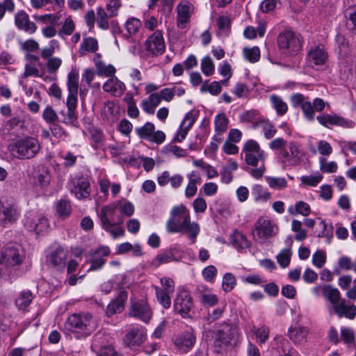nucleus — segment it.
Segmentation results:
<instances>
[{"instance_id": "1", "label": "nucleus", "mask_w": 356, "mask_h": 356, "mask_svg": "<svg viewBox=\"0 0 356 356\" xmlns=\"http://www.w3.org/2000/svg\"><path fill=\"white\" fill-rule=\"evenodd\" d=\"M166 230L170 234H186L193 244L200 232V227L197 222L191 221L190 212L186 206L180 204L171 209L170 218L166 222Z\"/></svg>"}, {"instance_id": "2", "label": "nucleus", "mask_w": 356, "mask_h": 356, "mask_svg": "<svg viewBox=\"0 0 356 356\" xmlns=\"http://www.w3.org/2000/svg\"><path fill=\"white\" fill-rule=\"evenodd\" d=\"M11 154L19 159H29L35 156L40 149L39 141L33 137H26L9 145Z\"/></svg>"}, {"instance_id": "3", "label": "nucleus", "mask_w": 356, "mask_h": 356, "mask_svg": "<svg viewBox=\"0 0 356 356\" xmlns=\"http://www.w3.org/2000/svg\"><path fill=\"white\" fill-rule=\"evenodd\" d=\"M291 102L294 108L301 106L302 111L305 118L309 120H314V112H321L325 106V103L323 99L315 98L313 104L309 100L308 97L302 94L294 93L291 96Z\"/></svg>"}, {"instance_id": "4", "label": "nucleus", "mask_w": 356, "mask_h": 356, "mask_svg": "<svg viewBox=\"0 0 356 356\" xmlns=\"http://www.w3.org/2000/svg\"><path fill=\"white\" fill-rule=\"evenodd\" d=\"M65 327L68 331L88 335L95 330V323L89 314H74L68 317Z\"/></svg>"}, {"instance_id": "5", "label": "nucleus", "mask_w": 356, "mask_h": 356, "mask_svg": "<svg viewBox=\"0 0 356 356\" xmlns=\"http://www.w3.org/2000/svg\"><path fill=\"white\" fill-rule=\"evenodd\" d=\"M303 152L297 143L291 141L277 154L278 162L283 168L298 165L302 161Z\"/></svg>"}, {"instance_id": "6", "label": "nucleus", "mask_w": 356, "mask_h": 356, "mask_svg": "<svg viewBox=\"0 0 356 356\" xmlns=\"http://www.w3.org/2000/svg\"><path fill=\"white\" fill-rule=\"evenodd\" d=\"M278 231L275 223L270 219L259 218L254 225L252 237L260 243H266L268 239L274 236Z\"/></svg>"}, {"instance_id": "7", "label": "nucleus", "mask_w": 356, "mask_h": 356, "mask_svg": "<svg viewBox=\"0 0 356 356\" xmlns=\"http://www.w3.org/2000/svg\"><path fill=\"white\" fill-rule=\"evenodd\" d=\"M117 204L115 202L103 207L99 213L102 227L108 230L110 227L120 225L124 222L123 216L118 212Z\"/></svg>"}, {"instance_id": "8", "label": "nucleus", "mask_w": 356, "mask_h": 356, "mask_svg": "<svg viewBox=\"0 0 356 356\" xmlns=\"http://www.w3.org/2000/svg\"><path fill=\"white\" fill-rule=\"evenodd\" d=\"M242 154L244 155L245 163L248 165L254 167L257 166L259 162L264 163L266 160L264 151L261 149L259 143L252 139L245 143L242 149Z\"/></svg>"}, {"instance_id": "9", "label": "nucleus", "mask_w": 356, "mask_h": 356, "mask_svg": "<svg viewBox=\"0 0 356 356\" xmlns=\"http://www.w3.org/2000/svg\"><path fill=\"white\" fill-rule=\"evenodd\" d=\"M277 44L284 53L289 55L298 54L302 47L300 40L292 31H285L279 34Z\"/></svg>"}, {"instance_id": "10", "label": "nucleus", "mask_w": 356, "mask_h": 356, "mask_svg": "<svg viewBox=\"0 0 356 356\" xmlns=\"http://www.w3.org/2000/svg\"><path fill=\"white\" fill-rule=\"evenodd\" d=\"M213 338V345L218 352L223 347L231 343V341L234 337V328L232 325L223 323L220 328H217L212 331Z\"/></svg>"}, {"instance_id": "11", "label": "nucleus", "mask_w": 356, "mask_h": 356, "mask_svg": "<svg viewBox=\"0 0 356 356\" xmlns=\"http://www.w3.org/2000/svg\"><path fill=\"white\" fill-rule=\"evenodd\" d=\"M24 223L29 231L38 234L45 232L48 228L47 220L42 213L38 212H28L25 216Z\"/></svg>"}, {"instance_id": "12", "label": "nucleus", "mask_w": 356, "mask_h": 356, "mask_svg": "<svg viewBox=\"0 0 356 356\" xmlns=\"http://www.w3.org/2000/svg\"><path fill=\"white\" fill-rule=\"evenodd\" d=\"M193 307V298L190 293L184 289H179L174 300L175 310L183 317H186Z\"/></svg>"}, {"instance_id": "13", "label": "nucleus", "mask_w": 356, "mask_h": 356, "mask_svg": "<svg viewBox=\"0 0 356 356\" xmlns=\"http://www.w3.org/2000/svg\"><path fill=\"white\" fill-rule=\"evenodd\" d=\"M22 259L19 246L14 243H9L2 250L0 256V263L8 266H15L20 264Z\"/></svg>"}, {"instance_id": "14", "label": "nucleus", "mask_w": 356, "mask_h": 356, "mask_svg": "<svg viewBox=\"0 0 356 356\" xmlns=\"http://www.w3.org/2000/svg\"><path fill=\"white\" fill-rule=\"evenodd\" d=\"M145 50L152 56H159L164 53L165 44L162 32L156 31L149 35L145 42Z\"/></svg>"}, {"instance_id": "15", "label": "nucleus", "mask_w": 356, "mask_h": 356, "mask_svg": "<svg viewBox=\"0 0 356 356\" xmlns=\"http://www.w3.org/2000/svg\"><path fill=\"white\" fill-rule=\"evenodd\" d=\"M72 193L79 200L87 199L90 195V184L83 178H74L69 183Z\"/></svg>"}, {"instance_id": "16", "label": "nucleus", "mask_w": 356, "mask_h": 356, "mask_svg": "<svg viewBox=\"0 0 356 356\" xmlns=\"http://www.w3.org/2000/svg\"><path fill=\"white\" fill-rule=\"evenodd\" d=\"M129 315L147 323L152 318V312L147 302L140 300L131 303Z\"/></svg>"}, {"instance_id": "17", "label": "nucleus", "mask_w": 356, "mask_h": 356, "mask_svg": "<svg viewBox=\"0 0 356 356\" xmlns=\"http://www.w3.org/2000/svg\"><path fill=\"white\" fill-rule=\"evenodd\" d=\"M317 121L321 125L330 128L331 126H340L345 128H353L355 122L345 119L336 114H323L316 118Z\"/></svg>"}, {"instance_id": "18", "label": "nucleus", "mask_w": 356, "mask_h": 356, "mask_svg": "<svg viewBox=\"0 0 356 356\" xmlns=\"http://www.w3.org/2000/svg\"><path fill=\"white\" fill-rule=\"evenodd\" d=\"M196 342V334L193 330L184 332L177 336L174 343L179 350L188 352L193 348Z\"/></svg>"}, {"instance_id": "19", "label": "nucleus", "mask_w": 356, "mask_h": 356, "mask_svg": "<svg viewBox=\"0 0 356 356\" xmlns=\"http://www.w3.org/2000/svg\"><path fill=\"white\" fill-rule=\"evenodd\" d=\"M19 213L17 207L8 202H0V224L6 225L15 222Z\"/></svg>"}, {"instance_id": "20", "label": "nucleus", "mask_w": 356, "mask_h": 356, "mask_svg": "<svg viewBox=\"0 0 356 356\" xmlns=\"http://www.w3.org/2000/svg\"><path fill=\"white\" fill-rule=\"evenodd\" d=\"M67 108H63L58 111L60 121L66 125H72L76 121L78 116L76 112L77 102L67 99Z\"/></svg>"}, {"instance_id": "21", "label": "nucleus", "mask_w": 356, "mask_h": 356, "mask_svg": "<svg viewBox=\"0 0 356 356\" xmlns=\"http://www.w3.org/2000/svg\"><path fill=\"white\" fill-rule=\"evenodd\" d=\"M16 26L30 34L34 33L37 30V26L29 19V15L24 10L18 11L15 16Z\"/></svg>"}, {"instance_id": "22", "label": "nucleus", "mask_w": 356, "mask_h": 356, "mask_svg": "<svg viewBox=\"0 0 356 356\" xmlns=\"http://www.w3.org/2000/svg\"><path fill=\"white\" fill-rule=\"evenodd\" d=\"M146 330L142 327H133L125 336L124 341L129 347L140 346L145 339Z\"/></svg>"}, {"instance_id": "23", "label": "nucleus", "mask_w": 356, "mask_h": 356, "mask_svg": "<svg viewBox=\"0 0 356 356\" xmlns=\"http://www.w3.org/2000/svg\"><path fill=\"white\" fill-rule=\"evenodd\" d=\"M128 298V293L127 291H121L117 298L111 301L107 306L106 314L107 316L120 313L124 310V303Z\"/></svg>"}, {"instance_id": "24", "label": "nucleus", "mask_w": 356, "mask_h": 356, "mask_svg": "<svg viewBox=\"0 0 356 356\" xmlns=\"http://www.w3.org/2000/svg\"><path fill=\"white\" fill-rule=\"evenodd\" d=\"M103 90L115 97H120L126 90V86L123 82L113 75L104 83Z\"/></svg>"}, {"instance_id": "25", "label": "nucleus", "mask_w": 356, "mask_h": 356, "mask_svg": "<svg viewBox=\"0 0 356 356\" xmlns=\"http://www.w3.org/2000/svg\"><path fill=\"white\" fill-rule=\"evenodd\" d=\"M333 310L339 317H346L348 319H353L356 316V306L342 299L335 307Z\"/></svg>"}, {"instance_id": "26", "label": "nucleus", "mask_w": 356, "mask_h": 356, "mask_svg": "<svg viewBox=\"0 0 356 356\" xmlns=\"http://www.w3.org/2000/svg\"><path fill=\"white\" fill-rule=\"evenodd\" d=\"M309 330L306 326H296L289 330V337L296 344L303 345L307 343Z\"/></svg>"}, {"instance_id": "27", "label": "nucleus", "mask_w": 356, "mask_h": 356, "mask_svg": "<svg viewBox=\"0 0 356 356\" xmlns=\"http://www.w3.org/2000/svg\"><path fill=\"white\" fill-rule=\"evenodd\" d=\"M67 259V251L61 247L54 250L48 256V261L58 269H63L65 267Z\"/></svg>"}, {"instance_id": "28", "label": "nucleus", "mask_w": 356, "mask_h": 356, "mask_svg": "<svg viewBox=\"0 0 356 356\" xmlns=\"http://www.w3.org/2000/svg\"><path fill=\"white\" fill-rule=\"evenodd\" d=\"M93 60L98 76L111 77L115 75L116 72L115 67L111 64H106L100 60V55L99 54L95 55Z\"/></svg>"}, {"instance_id": "29", "label": "nucleus", "mask_w": 356, "mask_h": 356, "mask_svg": "<svg viewBox=\"0 0 356 356\" xmlns=\"http://www.w3.org/2000/svg\"><path fill=\"white\" fill-rule=\"evenodd\" d=\"M68 96L67 99L76 102L79 90V74L74 71H71L67 76Z\"/></svg>"}, {"instance_id": "30", "label": "nucleus", "mask_w": 356, "mask_h": 356, "mask_svg": "<svg viewBox=\"0 0 356 356\" xmlns=\"http://www.w3.org/2000/svg\"><path fill=\"white\" fill-rule=\"evenodd\" d=\"M327 59V53L322 46L312 48L308 53V60L311 64L321 65Z\"/></svg>"}, {"instance_id": "31", "label": "nucleus", "mask_w": 356, "mask_h": 356, "mask_svg": "<svg viewBox=\"0 0 356 356\" xmlns=\"http://www.w3.org/2000/svg\"><path fill=\"white\" fill-rule=\"evenodd\" d=\"M188 183L185 189V196L187 198L193 197L197 193V185L200 184L202 179L199 173L196 171H192L188 175Z\"/></svg>"}, {"instance_id": "32", "label": "nucleus", "mask_w": 356, "mask_h": 356, "mask_svg": "<svg viewBox=\"0 0 356 356\" xmlns=\"http://www.w3.org/2000/svg\"><path fill=\"white\" fill-rule=\"evenodd\" d=\"M194 122L195 119L193 116V114L190 113H187L183 120L180 125L179 130L175 136V140L177 142H181L186 138Z\"/></svg>"}, {"instance_id": "33", "label": "nucleus", "mask_w": 356, "mask_h": 356, "mask_svg": "<svg viewBox=\"0 0 356 356\" xmlns=\"http://www.w3.org/2000/svg\"><path fill=\"white\" fill-rule=\"evenodd\" d=\"M98 41L92 37H88L83 40L79 48V54L81 56L88 53H95L98 50Z\"/></svg>"}, {"instance_id": "34", "label": "nucleus", "mask_w": 356, "mask_h": 356, "mask_svg": "<svg viewBox=\"0 0 356 356\" xmlns=\"http://www.w3.org/2000/svg\"><path fill=\"white\" fill-rule=\"evenodd\" d=\"M191 4L188 2L179 3L177 7V26L182 28L183 25L187 23L190 19V11Z\"/></svg>"}, {"instance_id": "35", "label": "nucleus", "mask_w": 356, "mask_h": 356, "mask_svg": "<svg viewBox=\"0 0 356 356\" xmlns=\"http://www.w3.org/2000/svg\"><path fill=\"white\" fill-rule=\"evenodd\" d=\"M288 213L291 216L300 214L307 216L311 213V207L308 203L304 201H298L295 204L288 207Z\"/></svg>"}, {"instance_id": "36", "label": "nucleus", "mask_w": 356, "mask_h": 356, "mask_svg": "<svg viewBox=\"0 0 356 356\" xmlns=\"http://www.w3.org/2000/svg\"><path fill=\"white\" fill-rule=\"evenodd\" d=\"M34 298V296L29 290H23L17 295L15 303L19 309H25L30 305Z\"/></svg>"}, {"instance_id": "37", "label": "nucleus", "mask_w": 356, "mask_h": 356, "mask_svg": "<svg viewBox=\"0 0 356 356\" xmlns=\"http://www.w3.org/2000/svg\"><path fill=\"white\" fill-rule=\"evenodd\" d=\"M323 294L332 303V308L343 299L339 291L331 286H325L323 290Z\"/></svg>"}, {"instance_id": "38", "label": "nucleus", "mask_w": 356, "mask_h": 356, "mask_svg": "<svg viewBox=\"0 0 356 356\" xmlns=\"http://www.w3.org/2000/svg\"><path fill=\"white\" fill-rule=\"evenodd\" d=\"M273 108L278 115H284L288 111V105L283 99L276 95H272L269 97Z\"/></svg>"}, {"instance_id": "39", "label": "nucleus", "mask_w": 356, "mask_h": 356, "mask_svg": "<svg viewBox=\"0 0 356 356\" xmlns=\"http://www.w3.org/2000/svg\"><path fill=\"white\" fill-rule=\"evenodd\" d=\"M92 348L97 352L98 356H118V352L112 346H104L99 348V341L97 337L93 339Z\"/></svg>"}, {"instance_id": "40", "label": "nucleus", "mask_w": 356, "mask_h": 356, "mask_svg": "<svg viewBox=\"0 0 356 356\" xmlns=\"http://www.w3.org/2000/svg\"><path fill=\"white\" fill-rule=\"evenodd\" d=\"M114 202L115 204H117V209H119L120 213H121L122 216L124 215L127 217H130L134 213V205L127 200L122 198Z\"/></svg>"}, {"instance_id": "41", "label": "nucleus", "mask_w": 356, "mask_h": 356, "mask_svg": "<svg viewBox=\"0 0 356 356\" xmlns=\"http://www.w3.org/2000/svg\"><path fill=\"white\" fill-rule=\"evenodd\" d=\"M175 256L172 250H166L159 254H158L152 261V265L157 268L163 264L170 263L175 261Z\"/></svg>"}, {"instance_id": "42", "label": "nucleus", "mask_w": 356, "mask_h": 356, "mask_svg": "<svg viewBox=\"0 0 356 356\" xmlns=\"http://www.w3.org/2000/svg\"><path fill=\"white\" fill-rule=\"evenodd\" d=\"M199 298L204 306L213 307L218 302L217 296L207 289L200 292Z\"/></svg>"}, {"instance_id": "43", "label": "nucleus", "mask_w": 356, "mask_h": 356, "mask_svg": "<svg viewBox=\"0 0 356 356\" xmlns=\"http://www.w3.org/2000/svg\"><path fill=\"white\" fill-rule=\"evenodd\" d=\"M124 26L128 33V38H131L139 31L142 23L140 19L133 17L129 18Z\"/></svg>"}, {"instance_id": "44", "label": "nucleus", "mask_w": 356, "mask_h": 356, "mask_svg": "<svg viewBox=\"0 0 356 356\" xmlns=\"http://www.w3.org/2000/svg\"><path fill=\"white\" fill-rule=\"evenodd\" d=\"M257 127H261L264 136L267 139L272 138L277 133L276 128L266 119H259Z\"/></svg>"}, {"instance_id": "45", "label": "nucleus", "mask_w": 356, "mask_h": 356, "mask_svg": "<svg viewBox=\"0 0 356 356\" xmlns=\"http://www.w3.org/2000/svg\"><path fill=\"white\" fill-rule=\"evenodd\" d=\"M231 238L232 245L238 250L247 248L250 246V242L246 236L239 232L235 231Z\"/></svg>"}, {"instance_id": "46", "label": "nucleus", "mask_w": 356, "mask_h": 356, "mask_svg": "<svg viewBox=\"0 0 356 356\" xmlns=\"http://www.w3.org/2000/svg\"><path fill=\"white\" fill-rule=\"evenodd\" d=\"M265 179L272 189L281 191L287 187V181L284 177L267 176Z\"/></svg>"}, {"instance_id": "47", "label": "nucleus", "mask_w": 356, "mask_h": 356, "mask_svg": "<svg viewBox=\"0 0 356 356\" xmlns=\"http://www.w3.org/2000/svg\"><path fill=\"white\" fill-rule=\"evenodd\" d=\"M214 124L216 132L221 134L227 130L229 119L225 113H219L215 117Z\"/></svg>"}, {"instance_id": "48", "label": "nucleus", "mask_w": 356, "mask_h": 356, "mask_svg": "<svg viewBox=\"0 0 356 356\" xmlns=\"http://www.w3.org/2000/svg\"><path fill=\"white\" fill-rule=\"evenodd\" d=\"M97 23L99 29L102 30H107L109 29L108 19L111 17L109 13H108L102 7H98L97 8Z\"/></svg>"}, {"instance_id": "49", "label": "nucleus", "mask_w": 356, "mask_h": 356, "mask_svg": "<svg viewBox=\"0 0 356 356\" xmlns=\"http://www.w3.org/2000/svg\"><path fill=\"white\" fill-rule=\"evenodd\" d=\"M319 169L323 173H333L337 172L338 165L335 161H327L324 157L319 158Z\"/></svg>"}, {"instance_id": "50", "label": "nucleus", "mask_w": 356, "mask_h": 356, "mask_svg": "<svg viewBox=\"0 0 356 356\" xmlns=\"http://www.w3.org/2000/svg\"><path fill=\"white\" fill-rule=\"evenodd\" d=\"M74 29H75V24H74L73 19H72V17H68L65 19V21L62 25V27L58 31V33L60 38H64L65 36L72 35V33L74 32Z\"/></svg>"}, {"instance_id": "51", "label": "nucleus", "mask_w": 356, "mask_h": 356, "mask_svg": "<svg viewBox=\"0 0 356 356\" xmlns=\"http://www.w3.org/2000/svg\"><path fill=\"white\" fill-rule=\"evenodd\" d=\"M252 332L256 337L257 342L259 345L265 343L268 339L269 329L266 326H262L261 327H253Z\"/></svg>"}, {"instance_id": "52", "label": "nucleus", "mask_w": 356, "mask_h": 356, "mask_svg": "<svg viewBox=\"0 0 356 356\" xmlns=\"http://www.w3.org/2000/svg\"><path fill=\"white\" fill-rule=\"evenodd\" d=\"M155 292L156 295V298L159 303L165 309H168L171 306V299L170 295L172 293H165L160 287L155 286Z\"/></svg>"}, {"instance_id": "53", "label": "nucleus", "mask_w": 356, "mask_h": 356, "mask_svg": "<svg viewBox=\"0 0 356 356\" xmlns=\"http://www.w3.org/2000/svg\"><path fill=\"white\" fill-rule=\"evenodd\" d=\"M154 131V125L151 122H146L144 126L136 129V132L141 138L149 140Z\"/></svg>"}, {"instance_id": "54", "label": "nucleus", "mask_w": 356, "mask_h": 356, "mask_svg": "<svg viewBox=\"0 0 356 356\" xmlns=\"http://www.w3.org/2000/svg\"><path fill=\"white\" fill-rule=\"evenodd\" d=\"M201 70L206 76H211L215 71L214 63L209 56L204 57L201 60Z\"/></svg>"}, {"instance_id": "55", "label": "nucleus", "mask_w": 356, "mask_h": 356, "mask_svg": "<svg viewBox=\"0 0 356 356\" xmlns=\"http://www.w3.org/2000/svg\"><path fill=\"white\" fill-rule=\"evenodd\" d=\"M259 119H263V118L259 116V112L256 110L247 111L241 115V121L251 122L254 127H257Z\"/></svg>"}, {"instance_id": "56", "label": "nucleus", "mask_w": 356, "mask_h": 356, "mask_svg": "<svg viewBox=\"0 0 356 356\" xmlns=\"http://www.w3.org/2000/svg\"><path fill=\"white\" fill-rule=\"evenodd\" d=\"M236 284V280L233 274L227 273L224 275L222 281V288L225 292L231 291Z\"/></svg>"}, {"instance_id": "57", "label": "nucleus", "mask_w": 356, "mask_h": 356, "mask_svg": "<svg viewBox=\"0 0 356 356\" xmlns=\"http://www.w3.org/2000/svg\"><path fill=\"white\" fill-rule=\"evenodd\" d=\"M221 90L220 83L218 81H213L210 84L207 82H204L200 88L202 92H209L212 95H218L221 92Z\"/></svg>"}, {"instance_id": "58", "label": "nucleus", "mask_w": 356, "mask_h": 356, "mask_svg": "<svg viewBox=\"0 0 356 356\" xmlns=\"http://www.w3.org/2000/svg\"><path fill=\"white\" fill-rule=\"evenodd\" d=\"M56 210L59 216L62 218H65L68 217L72 211L70 202L65 200H60L57 203Z\"/></svg>"}, {"instance_id": "59", "label": "nucleus", "mask_w": 356, "mask_h": 356, "mask_svg": "<svg viewBox=\"0 0 356 356\" xmlns=\"http://www.w3.org/2000/svg\"><path fill=\"white\" fill-rule=\"evenodd\" d=\"M42 118L46 122L53 124L58 120V114L51 106H47L43 111Z\"/></svg>"}, {"instance_id": "60", "label": "nucleus", "mask_w": 356, "mask_h": 356, "mask_svg": "<svg viewBox=\"0 0 356 356\" xmlns=\"http://www.w3.org/2000/svg\"><path fill=\"white\" fill-rule=\"evenodd\" d=\"M326 253L324 250H318L312 256V264L314 266L321 268L326 262Z\"/></svg>"}, {"instance_id": "61", "label": "nucleus", "mask_w": 356, "mask_h": 356, "mask_svg": "<svg viewBox=\"0 0 356 356\" xmlns=\"http://www.w3.org/2000/svg\"><path fill=\"white\" fill-rule=\"evenodd\" d=\"M243 54L245 58L251 63H255L259 60L260 58V51L257 47L252 48H244Z\"/></svg>"}, {"instance_id": "62", "label": "nucleus", "mask_w": 356, "mask_h": 356, "mask_svg": "<svg viewBox=\"0 0 356 356\" xmlns=\"http://www.w3.org/2000/svg\"><path fill=\"white\" fill-rule=\"evenodd\" d=\"M256 200L266 201L270 197V193L261 185H256L252 188Z\"/></svg>"}, {"instance_id": "63", "label": "nucleus", "mask_w": 356, "mask_h": 356, "mask_svg": "<svg viewBox=\"0 0 356 356\" xmlns=\"http://www.w3.org/2000/svg\"><path fill=\"white\" fill-rule=\"evenodd\" d=\"M217 272V268L214 266L210 265L202 270V275L207 282L213 283Z\"/></svg>"}, {"instance_id": "64", "label": "nucleus", "mask_w": 356, "mask_h": 356, "mask_svg": "<svg viewBox=\"0 0 356 356\" xmlns=\"http://www.w3.org/2000/svg\"><path fill=\"white\" fill-rule=\"evenodd\" d=\"M322 179L323 176L320 173L317 172L316 175H313L302 176L301 177V182L305 185L316 186L321 181Z\"/></svg>"}]
</instances>
